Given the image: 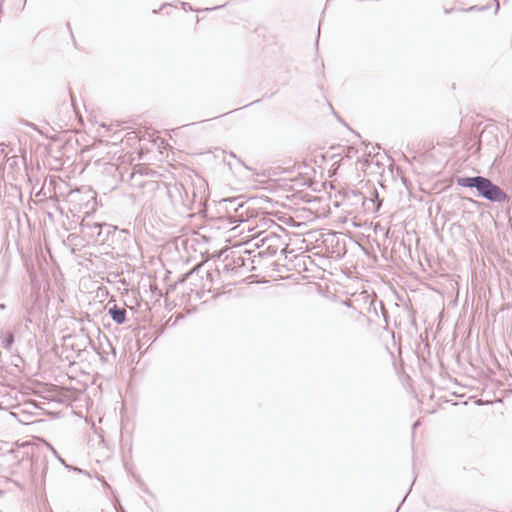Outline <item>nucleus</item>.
Here are the masks:
<instances>
[{"instance_id":"nucleus-1","label":"nucleus","mask_w":512,"mask_h":512,"mask_svg":"<svg viewBox=\"0 0 512 512\" xmlns=\"http://www.w3.org/2000/svg\"><path fill=\"white\" fill-rule=\"evenodd\" d=\"M456 184L473 190L476 197L492 203H503L508 200L507 193L490 178L484 176H459L456 178Z\"/></svg>"},{"instance_id":"nucleus-2","label":"nucleus","mask_w":512,"mask_h":512,"mask_svg":"<svg viewBox=\"0 0 512 512\" xmlns=\"http://www.w3.org/2000/svg\"><path fill=\"white\" fill-rule=\"evenodd\" d=\"M67 202L70 205L69 210L71 212H83L85 215H89L97 204L96 193L90 188L83 191L71 190L67 195Z\"/></svg>"},{"instance_id":"nucleus-3","label":"nucleus","mask_w":512,"mask_h":512,"mask_svg":"<svg viewBox=\"0 0 512 512\" xmlns=\"http://www.w3.org/2000/svg\"><path fill=\"white\" fill-rule=\"evenodd\" d=\"M83 227L94 228L97 230L96 235H91V240L99 245H106L114 249V244L121 233H126L125 230H119L116 226L107 223H83Z\"/></svg>"},{"instance_id":"nucleus-4","label":"nucleus","mask_w":512,"mask_h":512,"mask_svg":"<svg viewBox=\"0 0 512 512\" xmlns=\"http://www.w3.org/2000/svg\"><path fill=\"white\" fill-rule=\"evenodd\" d=\"M161 193H163V195L167 198L171 208H179L178 206H180V200H177V198H180L181 196V189L179 188V185L175 184L172 188L165 187Z\"/></svg>"},{"instance_id":"nucleus-5","label":"nucleus","mask_w":512,"mask_h":512,"mask_svg":"<svg viewBox=\"0 0 512 512\" xmlns=\"http://www.w3.org/2000/svg\"><path fill=\"white\" fill-rule=\"evenodd\" d=\"M15 343V332L10 329H3L0 332V346L7 352H12Z\"/></svg>"},{"instance_id":"nucleus-6","label":"nucleus","mask_w":512,"mask_h":512,"mask_svg":"<svg viewBox=\"0 0 512 512\" xmlns=\"http://www.w3.org/2000/svg\"><path fill=\"white\" fill-rule=\"evenodd\" d=\"M219 203L221 207H226L228 211L233 210L234 212H237L246 204L242 196L224 198Z\"/></svg>"},{"instance_id":"nucleus-7","label":"nucleus","mask_w":512,"mask_h":512,"mask_svg":"<svg viewBox=\"0 0 512 512\" xmlns=\"http://www.w3.org/2000/svg\"><path fill=\"white\" fill-rule=\"evenodd\" d=\"M107 314L118 325L124 324L127 320V312L124 308L113 305L108 309Z\"/></svg>"},{"instance_id":"nucleus-8","label":"nucleus","mask_w":512,"mask_h":512,"mask_svg":"<svg viewBox=\"0 0 512 512\" xmlns=\"http://www.w3.org/2000/svg\"><path fill=\"white\" fill-rule=\"evenodd\" d=\"M20 447L15 446L14 443L0 441V457L5 455L15 454V457H19Z\"/></svg>"},{"instance_id":"nucleus-9","label":"nucleus","mask_w":512,"mask_h":512,"mask_svg":"<svg viewBox=\"0 0 512 512\" xmlns=\"http://www.w3.org/2000/svg\"><path fill=\"white\" fill-rule=\"evenodd\" d=\"M20 162L24 163V160L20 159V157L17 156L16 154H5L4 161L1 164H4L5 167L8 166L9 168L13 169L14 167H17Z\"/></svg>"},{"instance_id":"nucleus-10","label":"nucleus","mask_w":512,"mask_h":512,"mask_svg":"<svg viewBox=\"0 0 512 512\" xmlns=\"http://www.w3.org/2000/svg\"><path fill=\"white\" fill-rule=\"evenodd\" d=\"M188 187L190 188L191 200H183V207L188 210H192L194 208V204L197 201L198 192L196 191V188L193 184H190Z\"/></svg>"},{"instance_id":"nucleus-11","label":"nucleus","mask_w":512,"mask_h":512,"mask_svg":"<svg viewBox=\"0 0 512 512\" xmlns=\"http://www.w3.org/2000/svg\"><path fill=\"white\" fill-rule=\"evenodd\" d=\"M266 239V246H277L279 245L281 241V236L277 234L276 232H265V238Z\"/></svg>"},{"instance_id":"nucleus-12","label":"nucleus","mask_w":512,"mask_h":512,"mask_svg":"<svg viewBox=\"0 0 512 512\" xmlns=\"http://www.w3.org/2000/svg\"><path fill=\"white\" fill-rule=\"evenodd\" d=\"M16 455L15 454H12V455H5V459L7 462H10V463H16V464H19L21 461H23L26 457H28V454L26 452H24L21 448H20V452H19V457H15Z\"/></svg>"},{"instance_id":"nucleus-13","label":"nucleus","mask_w":512,"mask_h":512,"mask_svg":"<svg viewBox=\"0 0 512 512\" xmlns=\"http://www.w3.org/2000/svg\"><path fill=\"white\" fill-rule=\"evenodd\" d=\"M277 251H278V247L277 246H272V247L265 246V250L260 251L258 253V256L260 258H263V257H273V256L276 255Z\"/></svg>"},{"instance_id":"nucleus-14","label":"nucleus","mask_w":512,"mask_h":512,"mask_svg":"<svg viewBox=\"0 0 512 512\" xmlns=\"http://www.w3.org/2000/svg\"><path fill=\"white\" fill-rule=\"evenodd\" d=\"M179 188L181 189L180 205L183 206V200H191L190 188L182 183L179 184Z\"/></svg>"},{"instance_id":"nucleus-15","label":"nucleus","mask_w":512,"mask_h":512,"mask_svg":"<svg viewBox=\"0 0 512 512\" xmlns=\"http://www.w3.org/2000/svg\"><path fill=\"white\" fill-rule=\"evenodd\" d=\"M265 238V232H260L256 235V237L254 238L255 240V243H254V246L257 248V249H260L262 247H265L266 246V239Z\"/></svg>"},{"instance_id":"nucleus-16","label":"nucleus","mask_w":512,"mask_h":512,"mask_svg":"<svg viewBox=\"0 0 512 512\" xmlns=\"http://www.w3.org/2000/svg\"><path fill=\"white\" fill-rule=\"evenodd\" d=\"M485 132H486V129L483 131L482 135L480 136L479 141L472 143L471 147L469 148V150L471 151L472 154L477 153L480 150V145L483 142Z\"/></svg>"},{"instance_id":"nucleus-17","label":"nucleus","mask_w":512,"mask_h":512,"mask_svg":"<svg viewBox=\"0 0 512 512\" xmlns=\"http://www.w3.org/2000/svg\"><path fill=\"white\" fill-rule=\"evenodd\" d=\"M11 151H12V149L7 147L4 143L0 144V162L1 163L4 161V155L10 154Z\"/></svg>"},{"instance_id":"nucleus-18","label":"nucleus","mask_w":512,"mask_h":512,"mask_svg":"<svg viewBox=\"0 0 512 512\" xmlns=\"http://www.w3.org/2000/svg\"><path fill=\"white\" fill-rule=\"evenodd\" d=\"M48 448L51 450V452L53 453V455L58 459V461L64 466L66 467L67 465V462L65 461V459H63L60 454L57 452V450L51 445V444H48Z\"/></svg>"},{"instance_id":"nucleus-19","label":"nucleus","mask_w":512,"mask_h":512,"mask_svg":"<svg viewBox=\"0 0 512 512\" xmlns=\"http://www.w3.org/2000/svg\"><path fill=\"white\" fill-rule=\"evenodd\" d=\"M65 468H66L68 471L77 472V473H80V474H84V475H86L87 477H90L89 472H87L86 470H83V469H81V468H79V467H76V466H72V465L67 464Z\"/></svg>"},{"instance_id":"nucleus-20","label":"nucleus","mask_w":512,"mask_h":512,"mask_svg":"<svg viewBox=\"0 0 512 512\" xmlns=\"http://www.w3.org/2000/svg\"><path fill=\"white\" fill-rule=\"evenodd\" d=\"M83 223H85V222L84 221L81 222V231L83 233H85L89 237V239H91V235H93V234L96 235L97 230L94 228L83 227Z\"/></svg>"},{"instance_id":"nucleus-21","label":"nucleus","mask_w":512,"mask_h":512,"mask_svg":"<svg viewBox=\"0 0 512 512\" xmlns=\"http://www.w3.org/2000/svg\"><path fill=\"white\" fill-rule=\"evenodd\" d=\"M379 306H380L382 315L385 319V322L387 323V318L389 317L388 310L385 308V305L382 301H379Z\"/></svg>"},{"instance_id":"nucleus-22","label":"nucleus","mask_w":512,"mask_h":512,"mask_svg":"<svg viewBox=\"0 0 512 512\" xmlns=\"http://www.w3.org/2000/svg\"><path fill=\"white\" fill-rule=\"evenodd\" d=\"M329 107L330 109L332 110L334 116L343 124L345 125L348 129H350L352 132H354L349 126L348 124L334 111L333 109V106L329 103Z\"/></svg>"},{"instance_id":"nucleus-23","label":"nucleus","mask_w":512,"mask_h":512,"mask_svg":"<svg viewBox=\"0 0 512 512\" xmlns=\"http://www.w3.org/2000/svg\"><path fill=\"white\" fill-rule=\"evenodd\" d=\"M29 277H30V281L32 283V286L36 287V285L38 284L36 273L34 271H29Z\"/></svg>"},{"instance_id":"nucleus-24","label":"nucleus","mask_w":512,"mask_h":512,"mask_svg":"<svg viewBox=\"0 0 512 512\" xmlns=\"http://www.w3.org/2000/svg\"><path fill=\"white\" fill-rule=\"evenodd\" d=\"M181 5L185 11L193 10L192 6L188 2H181Z\"/></svg>"},{"instance_id":"nucleus-25","label":"nucleus","mask_w":512,"mask_h":512,"mask_svg":"<svg viewBox=\"0 0 512 512\" xmlns=\"http://www.w3.org/2000/svg\"><path fill=\"white\" fill-rule=\"evenodd\" d=\"M226 5H227V3L222 4V5L215 6V7H213V8H206V9H205V11L218 10V9H221V8L225 7Z\"/></svg>"},{"instance_id":"nucleus-26","label":"nucleus","mask_w":512,"mask_h":512,"mask_svg":"<svg viewBox=\"0 0 512 512\" xmlns=\"http://www.w3.org/2000/svg\"><path fill=\"white\" fill-rule=\"evenodd\" d=\"M485 7L478 8L477 6H471L466 11L484 10Z\"/></svg>"},{"instance_id":"nucleus-27","label":"nucleus","mask_w":512,"mask_h":512,"mask_svg":"<svg viewBox=\"0 0 512 512\" xmlns=\"http://www.w3.org/2000/svg\"><path fill=\"white\" fill-rule=\"evenodd\" d=\"M86 341L93 349H95L94 343L89 336H86Z\"/></svg>"},{"instance_id":"nucleus-28","label":"nucleus","mask_w":512,"mask_h":512,"mask_svg":"<svg viewBox=\"0 0 512 512\" xmlns=\"http://www.w3.org/2000/svg\"><path fill=\"white\" fill-rule=\"evenodd\" d=\"M419 425H420V421L419 420L415 421L412 425V431L414 432Z\"/></svg>"},{"instance_id":"nucleus-29","label":"nucleus","mask_w":512,"mask_h":512,"mask_svg":"<svg viewBox=\"0 0 512 512\" xmlns=\"http://www.w3.org/2000/svg\"><path fill=\"white\" fill-rule=\"evenodd\" d=\"M140 177H141V174L136 175V174H133V173H132V174H131V181H134V180H136V179H138V178H140Z\"/></svg>"},{"instance_id":"nucleus-30","label":"nucleus","mask_w":512,"mask_h":512,"mask_svg":"<svg viewBox=\"0 0 512 512\" xmlns=\"http://www.w3.org/2000/svg\"><path fill=\"white\" fill-rule=\"evenodd\" d=\"M260 101H261L260 99H257V100H255V101H253V102H251V103H249V104H247V105L243 106V108L249 107V106H251V105H253V104H256V103H258V102H260Z\"/></svg>"},{"instance_id":"nucleus-31","label":"nucleus","mask_w":512,"mask_h":512,"mask_svg":"<svg viewBox=\"0 0 512 512\" xmlns=\"http://www.w3.org/2000/svg\"><path fill=\"white\" fill-rule=\"evenodd\" d=\"M116 511L117 512H126L125 509L121 505H119V507H116Z\"/></svg>"},{"instance_id":"nucleus-32","label":"nucleus","mask_w":512,"mask_h":512,"mask_svg":"<svg viewBox=\"0 0 512 512\" xmlns=\"http://www.w3.org/2000/svg\"><path fill=\"white\" fill-rule=\"evenodd\" d=\"M273 95H274V93H272V94H267V93H266V94L263 96V98H271Z\"/></svg>"},{"instance_id":"nucleus-33","label":"nucleus","mask_w":512,"mask_h":512,"mask_svg":"<svg viewBox=\"0 0 512 512\" xmlns=\"http://www.w3.org/2000/svg\"><path fill=\"white\" fill-rule=\"evenodd\" d=\"M132 185H134V186H139V187H143V186H144L141 182H139V183H133Z\"/></svg>"},{"instance_id":"nucleus-34","label":"nucleus","mask_w":512,"mask_h":512,"mask_svg":"<svg viewBox=\"0 0 512 512\" xmlns=\"http://www.w3.org/2000/svg\"><path fill=\"white\" fill-rule=\"evenodd\" d=\"M377 202H378V203H377V205H376V209L378 210V209L380 208V200H379V198H378V197H377Z\"/></svg>"},{"instance_id":"nucleus-35","label":"nucleus","mask_w":512,"mask_h":512,"mask_svg":"<svg viewBox=\"0 0 512 512\" xmlns=\"http://www.w3.org/2000/svg\"><path fill=\"white\" fill-rule=\"evenodd\" d=\"M6 308V305L4 303L0 304V310H4Z\"/></svg>"},{"instance_id":"nucleus-36","label":"nucleus","mask_w":512,"mask_h":512,"mask_svg":"<svg viewBox=\"0 0 512 512\" xmlns=\"http://www.w3.org/2000/svg\"><path fill=\"white\" fill-rule=\"evenodd\" d=\"M319 33H320V28H318V34H319ZM318 39H319V35L317 36V39H316V41H315L316 46L318 45Z\"/></svg>"},{"instance_id":"nucleus-37","label":"nucleus","mask_w":512,"mask_h":512,"mask_svg":"<svg viewBox=\"0 0 512 512\" xmlns=\"http://www.w3.org/2000/svg\"><path fill=\"white\" fill-rule=\"evenodd\" d=\"M46 473H47V467H45L44 471H43V478L45 479L46 478Z\"/></svg>"},{"instance_id":"nucleus-38","label":"nucleus","mask_w":512,"mask_h":512,"mask_svg":"<svg viewBox=\"0 0 512 512\" xmlns=\"http://www.w3.org/2000/svg\"><path fill=\"white\" fill-rule=\"evenodd\" d=\"M203 201H204V198L201 196L199 199V205H202Z\"/></svg>"},{"instance_id":"nucleus-39","label":"nucleus","mask_w":512,"mask_h":512,"mask_svg":"<svg viewBox=\"0 0 512 512\" xmlns=\"http://www.w3.org/2000/svg\"><path fill=\"white\" fill-rule=\"evenodd\" d=\"M83 351H85V349H83ZM81 352H82V350H78L77 357H80V356H81Z\"/></svg>"},{"instance_id":"nucleus-40","label":"nucleus","mask_w":512,"mask_h":512,"mask_svg":"<svg viewBox=\"0 0 512 512\" xmlns=\"http://www.w3.org/2000/svg\"><path fill=\"white\" fill-rule=\"evenodd\" d=\"M451 11H452L451 9H445L446 14L450 13Z\"/></svg>"},{"instance_id":"nucleus-41","label":"nucleus","mask_w":512,"mask_h":512,"mask_svg":"<svg viewBox=\"0 0 512 512\" xmlns=\"http://www.w3.org/2000/svg\"><path fill=\"white\" fill-rule=\"evenodd\" d=\"M147 184L151 185V186H154L155 185V182L151 181V182H148Z\"/></svg>"},{"instance_id":"nucleus-42","label":"nucleus","mask_w":512,"mask_h":512,"mask_svg":"<svg viewBox=\"0 0 512 512\" xmlns=\"http://www.w3.org/2000/svg\"><path fill=\"white\" fill-rule=\"evenodd\" d=\"M373 311H374V313H375L376 315L378 314L377 309H376V307H375V306L373 307Z\"/></svg>"},{"instance_id":"nucleus-43","label":"nucleus","mask_w":512,"mask_h":512,"mask_svg":"<svg viewBox=\"0 0 512 512\" xmlns=\"http://www.w3.org/2000/svg\"><path fill=\"white\" fill-rule=\"evenodd\" d=\"M168 4L167 3H164L162 4V6L160 7V9H162L163 7L167 6Z\"/></svg>"},{"instance_id":"nucleus-44","label":"nucleus","mask_w":512,"mask_h":512,"mask_svg":"<svg viewBox=\"0 0 512 512\" xmlns=\"http://www.w3.org/2000/svg\"><path fill=\"white\" fill-rule=\"evenodd\" d=\"M498 9H499V4L497 3L496 4V12L498 11Z\"/></svg>"},{"instance_id":"nucleus-45","label":"nucleus","mask_w":512,"mask_h":512,"mask_svg":"<svg viewBox=\"0 0 512 512\" xmlns=\"http://www.w3.org/2000/svg\"><path fill=\"white\" fill-rule=\"evenodd\" d=\"M461 512H473L472 510H465V511H461Z\"/></svg>"}]
</instances>
